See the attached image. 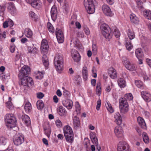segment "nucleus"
<instances>
[{
	"instance_id": "1",
	"label": "nucleus",
	"mask_w": 151,
	"mask_h": 151,
	"mask_svg": "<svg viewBox=\"0 0 151 151\" xmlns=\"http://www.w3.org/2000/svg\"><path fill=\"white\" fill-rule=\"evenodd\" d=\"M5 121L6 126L9 128L15 127L16 125L17 120L14 115L12 114H7L6 115Z\"/></svg>"
},
{
	"instance_id": "2",
	"label": "nucleus",
	"mask_w": 151,
	"mask_h": 151,
	"mask_svg": "<svg viewBox=\"0 0 151 151\" xmlns=\"http://www.w3.org/2000/svg\"><path fill=\"white\" fill-rule=\"evenodd\" d=\"M101 29L103 36L109 41L112 36L111 29L107 24H104L101 25Z\"/></svg>"
},
{
	"instance_id": "3",
	"label": "nucleus",
	"mask_w": 151,
	"mask_h": 151,
	"mask_svg": "<svg viewBox=\"0 0 151 151\" xmlns=\"http://www.w3.org/2000/svg\"><path fill=\"white\" fill-rule=\"evenodd\" d=\"M119 108L122 114H126L129 110V105L127 100L125 98H121L119 100Z\"/></svg>"
},
{
	"instance_id": "4",
	"label": "nucleus",
	"mask_w": 151,
	"mask_h": 151,
	"mask_svg": "<svg viewBox=\"0 0 151 151\" xmlns=\"http://www.w3.org/2000/svg\"><path fill=\"white\" fill-rule=\"evenodd\" d=\"M95 0H84V5L88 12L91 14L94 12L93 1Z\"/></svg>"
},
{
	"instance_id": "5",
	"label": "nucleus",
	"mask_w": 151,
	"mask_h": 151,
	"mask_svg": "<svg viewBox=\"0 0 151 151\" xmlns=\"http://www.w3.org/2000/svg\"><path fill=\"white\" fill-rule=\"evenodd\" d=\"M122 62L126 68L131 71H134L136 70V65L130 62L129 59L126 57L122 58Z\"/></svg>"
},
{
	"instance_id": "6",
	"label": "nucleus",
	"mask_w": 151,
	"mask_h": 151,
	"mask_svg": "<svg viewBox=\"0 0 151 151\" xmlns=\"http://www.w3.org/2000/svg\"><path fill=\"white\" fill-rule=\"evenodd\" d=\"M54 63L57 70H62L63 66V59L61 56L57 55L55 57Z\"/></svg>"
},
{
	"instance_id": "7",
	"label": "nucleus",
	"mask_w": 151,
	"mask_h": 151,
	"mask_svg": "<svg viewBox=\"0 0 151 151\" xmlns=\"http://www.w3.org/2000/svg\"><path fill=\"white\" fill-rule=\"evenodd\" d=\"M23 76L19 77L21 84L25 86H32L33 83L32 78L28 76Z\"/></svg>"
},
{
	"instance_id": "8",
	"label": "nucleus",
	"mask_w": 151,
	"mask_h": 151,
	"mask_svg": "<svg viewBox=\"0 0 151 151\" xmlns=\"http://www.w3.org/2000/svg\"><path fill=\"white\" fill-rule=\"evenodd\" d=\"M30 72V69L29 66L24 65L19 70L18 77L20 78L23 76H28Z\"/></svg>"
},
{
	"instance_id": "9",
	"label": "nucleus",
	"mask_w": 151,
	"mask_h": 151,
	"mask_svg": "<svg viewBox=\"0 0 151 151\" xmlns=\"http://www.w3.org/2000/svg\"><path fill=\"white\" fill-rule=\"evenodd\" d=\"M24 136L20 134H16L13 138L14 144L16 145H21L24 141Z\"/></svg>"
},
{
	"instance_id": "10",
	"label": "nucleus",
	"mask_w": 151,
	"mask_h": 151,
	"mask_svg": "<svg viewBox=\"0 0 151 151\" xmlns=\"http://www.w3.org/2000/svg\"><path fill=\"white\" fill-rule=\"evenodd\" d=\"M128 145L125 142L122 141L118 144V151H129Z\"/></svg>"
},
{
	"instance_id": "11",
	"label": "nucleus",
	"mask_w": 151,
	"mask_h": 151,
	"mask_svg": "<svg viewBox=\"0 0 151 151\" xmlns=\"http://www.w3.org/2000/svg\"><path fill=\"white\" fill-rule=\"evenodd\" d=\"M55 34L58 42L60 43H63L64 40V37L61 30L60 29H56Z\"/></svg>"
},
{
	"instance_id": "12",
	"label": "nucleus",
	"mask_w": 151,
	"mask_h": 151,
	"mask_svg": "<svg viewBox=\"0 0 151 151\" xmlns=\"http://www.w3.org/2000/svg\"><path fill=\"white\" fill-rule=\"evenodd\" d=\"M102 10L104 14L107 16H112L113 14L109 6L106 4L103 5L102 7Z\"/></svg>"
},
{
	"instance_id": "13",
	"label": "nucleus",
	"mask_w": 151,
	"mask_h": 151,
	"mask_svg": "<svg viewBox=\"0 0 151 151\" xmlns=\"http://www.w3.org/2000/svg\"><path fill=\"white\" fill-rule=\"evenodd\" d=\"M72 57L75 62H79L81 59V56L77 51L73 49L71 51Z\"/></svg>"
},
{
	"instance_id": "14",
	"label": "nucleus",
	"mask_w": 151,
	"mask_h": 151,
	"mask_svg": "<svg viewBox=\"0 0 151 151\" xmlns=\"http://www.w3.org/2000/svg\"><path fill=\"white\" fill-rule=\"evenodd\" d=\"M34 8H38L40 6L41 2L37 0H25Z\"/></svg>"
},
{
	"instance_id": "15",
	"label": "nucleus",
	"mask_w": 151,
	"mask_h": 151,
	"mask_svg": "<svg viewBox=\"0 0 151 151\" xmlns=\"http://www.w3.org/2000/svg\"><path fill=\"white\" fill-rule=\"evenodd\" d=\"M108 73L109 76L112 79H114L117 76L116 70L113 67H110L109 68Z\"/></svg>"
},
{
	"instance_id": "16",
	"label": "nucleus",
	"mask_w": 151,
	"mask_h": 151,
	"mask_svg": "<svg viewBox=\"0 0 151 151\" xmlns=\"http://www.w3.org/2000/svg\"><path fill=\"white\" fill-rule=\"evenodd\" d=\"M9 5L8 9L9 11L11 14L14 15L16 13V9L14 4L12 2H9L8 3Z\"/></svg>"
},
{
	"instance_id": "17",
	"label": "nucleus",
	"mask_w": 151,
	"mask_h": 151,
	"mask_svg": "<svg viewBox=\"0 0 151 151\" xmlns=\"http://www.w3.org/2000/svg\"><path fill=\"white\" fill-rule=\"evenodd\" d=\"M141 94L142 98L145 101L148 102L151 101V95L146 91L142 92Z\"/></svg>"
},
{
	"instance_id": "18",
	"label": "nucleus",
	"mask_w": 151,
	"mask_h": 151,
	"mask_svg": "<svg viewBox=\"0 0 151 151\" xmlns=\"http://www.w3.org/2000/svg\"><path fill=\"white\" fill-rule=\"evenodd\" d=\"M114 133L118 138L122 137L123 136V131L120 126L116 127L114 129Z\"/></svg>"
},
{
	"instance_id": "19",
	"label": "nucleus",
	"mask_w": 151,
	"mask_h": 151,
	"mask_svg": "<svg viewBox=\"0 0 151 151\" xmlns=\"http://www.w3.org/2000/svg\"><path fill=\"white\" fill-rule=\"evenodd\" d=\"M63 105L68 109H71L73 106V102L70 99H67L63 101Z\"/></svg>"
},
{
	"instance_id": "20",
	"label": "nucleus",
	"mask_w": 151,
	"mask_h": 151,
	"mask_svg": "<svg viewBox=\"0 0 151 151\" xmlns=\"http://www.w3.org/2000/svg\"><path fill=\"white\" fill-rule=\"evenodd\" d=\"M51 15L53 20H55L57 15V9L55 6H52L51 10Z\"/></svg>"
},
{
	"instance_id": "21",
	"label": "nucleus",
	"mask_w": 151,
	"mask_h": 151,
	"mask_svg": "<svg viewBox=\"0 0 151 151\" xmlns=\"http://www.w3.org/2000/svg\"><path fill=\"white\" fill-rule=\"evenodd\" d=\"M57 111L59 114L61 116H66L67 111L62 106H60L57 109Z\"/></svg>"
},
{
	"instance_id": "22",
	"label": "nucleus",
	"mask_w": 151,
	"mask_h": 151,
	"mask_svg": "<svg viewBox=\"0 0 151 151\" xmlns=\"http://www.w3.org/2000/svg\"><path fill=\"white\" fill-rule=\"evenodd\" d=\"M22 119L23 122H24L27 126H28L31 123L30 119L28 115H22Z\"/></svg>"
},
{
	"instance_id": "23",
	"label": "nucleus",
	"mask_w": 151,
	"mask_h": 151,
	"mask_svg": "<svg viewBox=\"0 0 151 151\" xmlns=\"http://www.w3.org/2000/svg\"><path fill=\"white\" fill-rule=\"evenodd\" d=\"M114 118L117 124L119 125H120L122 122L121 116L119 112H116L114 116Z\"/></svg>"
},
{
	"instance_id": "24",
	"label": "nucleus",
	"mask_w": 151,
	"mask_h": 151,
	"mask_svg": "<svg viewBox=\"0 0 151 151\" xmlns=\"http://www.w3.org/2000/svg\"><path fill=\"white\" fill-rule=\"evenodd\" d=\"M137 119L138 122L141 127L144 129H146V124L144 120L139 116L137 118Z\"/></svg>"
},
{
	"instance_id": "25",
	"label": "nucleus",
	"mask_w": 151,
	"mask_h": 151,
	"mask_svg": "<svg viewBox=\"0 0 151 151\" xmlns=\"http://www.w3.org/2000/svg\"><path fill=\"white\" fill-rule=\"evenodd\" d=\"M63 132L64 136H66V137L68 134L73 133L72 129L68 125L65 126L64 127Z\"/></svg>"
},
{
	"instance_id": "26",
	"label": "nucleus",
	"mask_w": 151,
	"mask_h": 151,
	"mask_svg": "<svg viewBox=\"0 0 151 151\" xmlns=\"http://www.w3.org/2000/svg\"><path fill=\"white\" fill-rule=\"evenodd\" d=\"M82 74L84 80H87L88 78V71L87 68L86 66H84L83 68Z\"/></svg>"
},
{
	"instance_id": "27",
	"label": "nucleus",
	"mask_w": 151,
	"mask_h": 151,
	"mask_svg": "<svg viewBox=\"0 0 151 151\" xmlns=\"http://www.w3.org/2000/svg\"><path fill=\"white\" fill-rule=\"evenodd\" d=\"M24 110L26 113H29L32 110L31 104L29 103H27L24 106Z\"/></svg>"
},
{
	"instance_id": "28",
	"label": "nucleus",
	"mask_w": 151,
	"mask_h": 151,
	"mask_svg": "<svg viewBox=\"0 0 151 151\" xmlns=\"http://www.w3.org/2000/svg\"><path fill=\"white\" fill-rule=\"evenodd\" d=\"M73 43L75 46L78 49H79L81 47V45L80 43L76 38L72 39L71 40V44Z\"/></svg>"
},
{
	"instance_id": "29",
	"label": "nucleus",
	"mask_w": 151,
	"mask_h": 151,
	"mask_svg": "<svg viewBox=\"0 0 151 151\" xmlns=\"http://www.w3.org/2000/svg\"><path fill=\"white\" fill-rule=\"evenodd\" d=\"M73 133L69 134L67 135V137L65 136L66 141L71 144L72 143L73 140Z\"/></svg>"
},
{
	"instance_id": "30",
	"label": "nucleus",
	"mask_w": 151,
	"mask_h": 151,
	"mask_svg": "<svg viewBox=\"0 0 151 151\" xmlns=\"http://www.w3.org/2000/svg\"><path fill=\"white\" fill-rule=\"evenodd\" d=\"M131 22L135 24H138L139 22V19L133 14H132L130 16Z\"/></svg>"
},
{
	"instance_id": "31",
	"label": "nucleus",
	"mask_w": 151,
	"mask_h": 151,
	"mask_svg": "<svg viewBox=\"0 0 151 151\" xmlns=\"http://www.w3.org/2000/svg\"><path fill=\"white\" fill-rule=\"evenodd\" d=\"M42 60L44 65L46 68H47L49 65L48 60L47 56L45 54L43 55Z\"/></svg>"
},
{
	"instance_id": "32",
	"label": "nucleus",
	"mask_w": 151,
	"mask_h": 151,
	"mask_svg": "<svg viewBox=\"0 0 151 151\" xmlns=\"http://www.w3.org/2000/svg\"><path fill=\"white\" fill-rule=\"evenodd\" d=\"M135 55L137 58H142L143 56V52L141 48H138L135 51Z\"/></svg>"
},
{
	"instance_id": "33",
	"label": "nucleus",
	"mask_w": 151,
	"mask_h": 151,
	"mask_svg": "<svg viewBox=\"0 0 151 151\" xmlns=\"http://www.w3.org/2000/svg\"><path fill=\"white\" fill-rule=\"evenodd\" d=\"M44 133L48 137H49L51 132L50 128L49 126L47 125L46 127H44Z\"/></svg>"
},
{
	"instance_id": "34",
	"label": "nucleus",
	"mask_w": 151,
	"mask_h": 151,
	"mask_svg": "<svg viewBox=\"0 0 151 151\" xmlns=\"http://www.w3.org/2000/svg\"><path fill=\"white\" fill-rule=\"evenodd\" d=\"M28 50L29 53L34 54H37L38 52V50L37 48H32L30 46L28 47Z\"/></svg>"
},
{
	"instance_id": "35",
	"label": "nucleus",
	"mask_w": 151,
	"mask_h": 151,
	"mask_svg": "<svg viewBox=\"0 0 151 151\" xmlns=\"http://www.w3.org/2000/svg\"><path fill=\"white\" fill-rule=\"evenodd\" d=\"M80 120L78 117L75 116L73 119V124L75 127L77 128L80 125Z\"/></svg>"
},
{
	"instance_id": "36",
	"label": "nucleus",
	"mask_w": 151,
	"mask_h": 151,
	"mask_svg": "<svg viewBox=\"0 0 151 151\" xmlns=\"http://www.w3.org/2000/svg\"><path fill=\"white\" fill-rule=\"evenodd\" d=\"M24 33L26 36L29 38L31 37L33 35L32 30L28 28L25 29Z\"/></svg>"
},
{
	"instance_id": "37",
	"label": "nucleus",
	"mask_w": 151,
	"mask_h": 151,
	"mask_svg": "<svg viewBox=\"0 0 151 151\" xmlns=\"http://www.w3.org/2000/svg\"><path fill=\"white\" fill-rule=\"evenodd\" d=\"M127 34L128 37L130 40L133 39L135 37V35L133 31L131 29H128Z\"/></svg>"
},
{
	"instance_id": "38",
	"label": "nucleus",
	"mask_w": 151,
	"mask_h": 151,
	"mask_svg": "<svg viewBox=\"0 0 151 151\" xmlns=\"http://www.w3.org/2000/svg\"><path fill=\"white\" fill-rule=\"evenodd\" d=\"M117 82L118 85L121 88H123L125 86V81L123 78H119Z\"/></svg>"
},
{
	"instance_id": "39",
	"label": "nucleus",
	"mask_w": 151,
	"mask_h": 151,
	"mask_svg": "<svg viewBox=\"0 0 151 151\" xmlns=\"http://www.w3.org/2000/svg\"><path fill=\"white\" fill-rule=\"evenodd\" d=\"M47 27L49 31L52 33H54L55 32L54 28L52 24L49 22H48L47 23Z\"/></svg>"
},
{
	"instance_id": "40",
	"label": "nucleus",
	"mask_w": 151,
	"mask_h": 151,
	"mask_svg": "<svg viewBox=\"0 0 151 151\" xmlns=\"http://www.w3.org/2000/svg\"><path fill=\"white\" fill-rule=\"evenodd\" d=\"M6 6L5 4L0 5V17H3L4 15V11L5 10Z\"/></svg>"
},
{
	"instance_id": "41",
	"label": "nucleus",
	"mask_w": 151,
	"mask_h": 151,
	"mask_svg": "<svg viewBox=\"0 0 151 151\" xmlns=\"http://www.w3.org/2000/svg\"><path fill=\"white\" fill-rule=\"evenodd\" d=\"M144 15L147 19H151V11L147 10L144 12Z\"/></svg>"
},
{
	"instance_id": "42",
	"label": "nucleus",
	"mask_w": 151,
	"mask_h": 151,
	"mask_svg": "<svg viewBox=\"0 0 151 151\" xmlns=\"http://www.w3.org/2000/svg\"><path fill=\"white\" fill-rule=\"evenodd\" d=\"M135 83L138 88H144L143 83L141 81L139 80H136L135 81Z\"/></svg>"
},
{
	"instance_id": "43",
	"label": "nucleus",
	"mask_w": 151,
	"mask_h": 151,
	"mask_svg": "<svg viewBox=\"0 0 151 151\" xmlns=\"http://www.w3.org/2000/svg\"><path fill=\"white\" fill-rule=\"evenodd\" d=\"M37 106L38 109L42 110L44 107V104L42 101L39 100L37 103Z\"/></svg>"
},
{
	"instance_id": "44",
	"label": "nucleus",
	"mask_w": 151,
	"mask_h": 151,
	"mask_svg": "<svg viewBox=\"0 0 151 151\" xmlns=\"http://www.w3.org/2000/svg\"><path fill=\"white\" fill-rule=\"evenodd\" d=\"M126 47L127 49L129 50H130L133 48V46L132 45L130 41L126 40Z\"/></svg>"
},
{
	"instance_id": "45",
	"label": "nucleus",
	"mask_w": 151,
	"mask_h": 151,
	"mask_svg": "<svg viewBox=\"0 0 151 151\" xmlns=\"http://www.w3.org/2000/svg\"><path fill=\"white\" fill-rule=\"evenodd\" d=\"M105 105L108 110L109 112L111 113L113 112V109L112 108L111 104L110 103L107 102L105 104Z\"/></svg>"
},
{
	"instance_id": "46",
	"label": "nucleus",
	"mask_w": 151,
	"mask_h": 151,
	"mask_svg": "<svg viewBox=\"0 0 151 151\" xmlns=\"http://www.w3.org/2000/svg\"><path fill=\"white\" fill-rule=\"evenodd\" d=\"M49 46L48 45L44 46L43 47L41 46V50L42 52H43V54L47 53L48 52V49Z\"/></svg>"
},
{
	"instance_id": "47",
	"label": "nucleus",
	"mask_w": 151,
	"mask_h": 151,
	"mask_svg": "<svg viewBox=\"0 0 151 151\" xmlns=\"http://www.w3.org/2000/svg\"><path fill=\"white\" fill-rule=\"evenodd\" d=\"M123 98H125V100H127V101L128 100L130 101L132 100L133 99V97L132 94L129 93L126 94Z\"/></svg>"
},
{
	"instance_id": "48",
	"label": "nucleus",
	"mask_w": 151,
	"mask_h": 151,
	"mask_svg": "<svg viewBox=\"0 0 151 151\" xmlns=\"http://www.w3.org/2000/svg\"><path fill=\"white\" fill-rule=\"evenodd\" d=\"M29 14L30 17H31L32 18L34 19L35 20L38 17L37 14L32 11L29 12Z\"/></svg>"
},
{
	"instance_id": "49",
	"label": "nucleus",
	"mask_w": 151,
	"mask_h": 151,
	"mask_svg": "<svg viewBox=\"0 0 151 151\" xmlns=\"http://www.w3.org/2000/svg\"><path fill=\"white\" fill-rule=\"evenodd\" d=\"M96 90L97 94L100 96L101 92V87H100V83H97Z\"/></svg>"
},
{
	"instance_id": "50",
	"label": "nucleus",
	"mask_w": 151,
	"mask_h": 151,
	"mask_svg": "<svg viewBox=\"0 0 151 151\" xmlns=\"http://www.w3.org/2000/svg\"><path fill=\"white\" fill-rule=\"evenodd\" d=\"M114 34L116 38L119 37L120 35V33L118 29L117 28L115 29H114Z\"/></svg>"
},
{
	"instance_id": "51",
	"label": "nucleus",
	"mask_w": 151,
	"mask_h": 151,
	"mask_svg": "<svg viewBox=\"0 0 151 151\" xmlns=\"http://www.w3.org/2000/svg\"><path fill=\"white\" fill-rule=\"evenodd\" d=\"M143 141L145 143H147L149 142V138L146 133L144 134L143 136Z\"/></svg>"
},
{
	"instance_id": "52",
	"label": "nucleus",
	"mask_w": 151,
	"mask_h": 151,
	"mask_svg": "<svg viewBox=\"0 0 151 151\" xmlns=\"http://www.w3.org/2000/svg\"><path fill=\"white\" fill-rule=\"evenodd\" d=\"M6 104L7 107L9 109H12L13 107V105L10 101H8Z\"/></svg>"
},
{
	"instance_id": "53",
	"label": "nucleus",
	"mask_w": 151,
	"mask_h": 151,
	"mask_svg": "<svg viewBox=\"0 0 151 151\" xmlns=\"http://www.w3.org/2000/svg\"><path fill=\"white\" fill-rule=\"evenodd\" d=\"M76 17L75 16H72L71 19V25H74L75 23H76L77 20Z\"/></svg>"
},
{
	"instance_id": "54",
	"label": "nucleus",
	"mask_w": 151,
	"mask_h": 151,
	"mask_svg": "<svg viewBox=\"0 0 151 151\" xmlns=\"http://www.w3.org/2000/svg\"><path fill=\"white\" fill-rule=\"evenodd\" d=\"M6 139L4 137L1 138L0 139V144L2 145H5L6 142Z\"/></svg>"
},
{
	"instance_id": "55",
	"label": "nucleus",
	"mask_w": 151,
	"mask_h": 151,
	"mask_svg": "<svg viewBox=\"0 0 151 151\" xmlns=\"http://www.w3.org/2000/svg\"><path fill=\"white\" fill-rule=\"evenodd\" d=\"M93 53L94 55H96L97 54V47L96 45H93Z\"/></svg>"
},
{
	"instance_id": "56",
	"label": "nucleus",
	"mask_w": 151,
	"mask_h": 151,
	"mask_svg": "<svg viewBox=\"0 0 151 151\" xmlns=\"http://www.w3.org/2000/svg\"><path fill=\"white\" fill-rule=\"evenodd\" d=\"M83 29L84 31L85 32L86 34L87 35H89L90 34V30L88 28L87 26H84V27H83Z\"/></svg>"
},
{
	"instance_id": "57",
	"label": "nucleus",
	"mask_w": 151,
	"mask_h": 151,
	"mask_svg": "<svg viewBox=\"0 0 151 151\" xmlns=\"http://www.w3.org/2000/svg\"><path fill=\"white\" fill-rule=\"evenodd\" d=\"M8 23V26L11 27H12L14 24L13 21L10 19H7Z\"/></svg>"
},
{
	"instance_id": "58",
	"label": "nucleus",
	"mask_w": 151,
	"mask_h": 151,
	"mask_svg": "<svg viewBox=\"0 0 151 151\" xmlns=\"http://www.w3.org/2000/svg\"><path fill=\"white\" fill-rule=\"evenodd\" d=\"M55 124L56 126L58 127H61L62 124L61 122L59 119L56 120L55 121Z\"/></svg>"
},
{
	"instance_id": "59",
	"label": "nucleus",
	"mask_w": 151,
	"mask_h": 151,
	"mask_svg": "<svg viewBox=\"0 0 151 151\" xmlns=\"http://www.w3.org/2000/svg\"><path fill=\"white\" fill-rule=\"evenodd\" d=\"M70 93L67 90H65L63 91V95L66 98H68L69 97V95Z\"/></svg>"
},
{
	"instance_id": "60",
	"label": "nucleus",
	"mask_w": 151,
	"mask_h": 151,
	"mask_svg": "<svg viewBox=\"0 0 151 151\" xmlns=\"http://www.w3.org/2000/svg\"><path fill=\"white\" fill-rule=\"evenodd\" d=\"M101 100L99 99L97 101V105L96 106V109L97 110H99L101 106Z\"/></svg>"
},
{
	"instance_id": "61",
	"label": "nucleus",
	"mask_w": 151,
	"mask_h": 151,
	"mask_svg": "<svg viewBox=\"0 0 151 151\" xmlns=\"http://www.w3.org/2000/svg\"><path fill=\"white\" fill-rule=\"evenodd\" d=\"M137 3L139 8H142L143 7V3L140 0H138L137 1Z\"/></svg>"
},
{
	"instance_id": "62",
	"label": "nucleus",
	"mask_w": 151,
	"mask_h": 151,
	"mask_svg": "<svg viewBox=\"0 0 151 151\" xmlns=\"http://www.w3.org/2000/svg\"><path fill=\"white\" fill-rule=\"evenodd\" d=\"M76 111L77 112H79L81 110L80 106L78 102H76Z\"/></svg>"
},
{
	"instance_id": "63",
	"label": "nucleus",
	"mask_w": 151,
	"mask_h": 151,
	"mask_svg": "<svg viewBox=\"0 0 151 151\" xmlns=\"http://www.w3.org/2000/svg\"><path fill=\"white\" fill-rule=\"evenodd\" d=\"M46 45H48L47 41L46 40L43 39L42 41L41 46L43 47Z\"/></svg>"
},
{
	"instance_id": "64",
	"label": "nucleus",
	"mask_w": 151,
	"mask_h": 151,
	"mask_svg": "<svg viewBox=\"0 0 151 151\" xmlns=\"http://www.w3.org/2000/svg\"><path fill=\"white\" fill-rule=\"evenodd\" d=\"M37 97L39 99H42L44 96V94L41 92L37 93Z\"/></svg>"
}]
</instances>
